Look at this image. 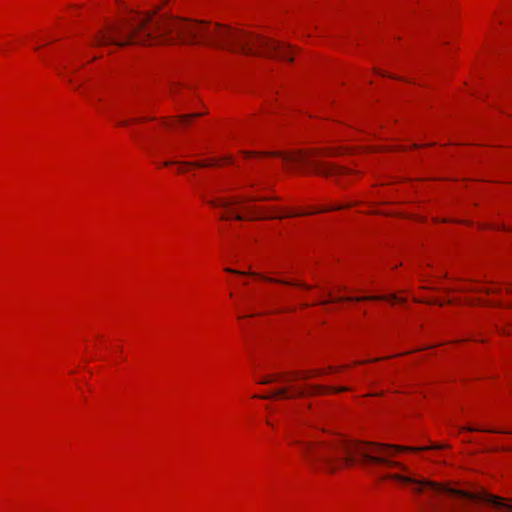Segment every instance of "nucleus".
<instances>
[{
  "mask_svg": "<svg viewBox=\"0 0 512 512\" xmlns=\"http://www.w3.org/2000/svg\"><path fill=\"white\" fill-rule=\"evenodd\" d=\"M306 460L315 469L334 473L342 466L359 464L374 472L380 480L392 479L411 485L416 493L427 492L431 497L447 495L453 499L451 512H482L477 504L484 502L507 512H512V504L490 494L469 493L444 484L419 479L409 473L408 467L393 457L398 452H416L440 449L441 446H401L378 442H354L346 439L295 441Z\"/></svg>",
  "mask_w": 512,
  "mask_h": 512,
  "instance_id": "f257e3e1",
  "label": "nucleus"
},
{
  "mask_svg": "<svg viewBox=\"0 0 512 512\" xmlns=\"http://www.w3.org/2000/svg\"><path fill=\"white\" fill-rule=\"evenodd\" d=\"M177 39L183 43H205L245 55L293 60L290 46L270 38L209 22L156 17L153 14H136L126 22L111 25L94 39L93 45H158L174 43Z\"/></svg>",
  "mask_w": 512,
  "mask_h": 512,
  "instance_id": "f03ea898",
  "label": "nucleus"
},
{
  "mask_svg": "<svg viewBox=\"0 0 512 512\" xmlns=\"http://www.w3.org/2000/svg\"><path fill=\"white\" fill-rule=\"evenodd\" d=\"M322 374L320 370H313L307 372H286V373H276L269 376L264 377L260 380L261 384H269L273 382H283L286 383L287 386L280 387L275 389L271 394L257 396L261 399H274V398H283V399H292L297 397H303L310 394H318L322 393L325 389L322 386L318 385H307L305 387L291 385V382L296 379H308L311 376Z\"/></svg>",
  "mask_w": 512,
  "mask_h": 512,
  "instance_id": "7ed1b4c3",
  "label": "nucleus"
},
{
  "mask_svg": "<svg viewBox=\"0 0 512 512\" xmlns=\"http://www.w3.org/2000/svg\"><path fill=\"white\" fill-rule=\"evenodd\" d=\"M267 155L280 156L286 162L307 164L312 167V170L315 174L325 177L341 176L350 172V170L344 166L330 164L317 158L318 156L336 155V152L332 149H326L322 152L311 151L310 153H306L299 151L292 154H283L277 152L268 153Z\"/></svg>",
  "mask_w": 512,
  "mask_h": 512,
  "instance_id": "20e7f679",
  "label": "nucleus"
},
{
  "mask_svg": "<svg viewBox=\"0 0 512 512\" xmlns=\"http://www.w3.org/2000/svg\"><path fill=\"white\" fill-rule=\"evenodd\" d=\"M244 200L239 198H231V199H225V198H219L215 200H211L209 203L213 207H219L224 208L226 210L225 214L221 215V219H236V220H244L246 219L242 214L236 212V210L233 208L234 205L242 203Z\"/></svg>",
  "mask_w": 512,
  "mask_h": 512,
  "instance_id": "39448f33",
  "label": "nucleus"
},
{
  "mask_svg": "<svg viewBox=\"0 0 512 512\" xmlns=\"http://www.w3.org/2000/svg\"><path fill=\"white\" fill-rule=\"evenodd\" d=\"M225 271L229 272V273H233V274H238V275H246L247 274V272L234 270L231 268H226ZM248 275L260 277L263 280L273 282V283H281V284H285V285H295V286H299V287H302L305 289H310V286H308L304 283H296V282H291V281H286V280H281V279H276V278H270V277L262 276L258 273H254V272H248Z\"/></svg>",
  "mask_w": 512,
  "mask_h": 512,
  "instance_id": "423d86ee",
  "label": "nucleus"
},
{
  "mask_svg": "<svg viewBox=\"0 0 512 512\" xmlns=\"http://www.w3.org/2000/svg\"><path fill=\"white\" fill-rule=\"evenodd\" d=\"M363 300H392V301H401V298H398L395 294H391L388 296H373V297H344V298H333L329 301L323 302V304L330 302H341V301H363Z\"/></svg>",
  "mask_w": 512,
  "mask_h": 512,
  "instance_id": "0eeeda50",
  "label": "nucleus"
},
{
  "mask_svg": "<svg viewBox=\"0 0 512 512\" xmlns=\"http://www.w3.org/2000/svg\"><path fill=\"white\" fill-rule=\"evenodd\" d=\"M310 212H306V213H294V212H289V213H282V214H275L273 216H271L272 218H286V217H293V216H298V215H306V214H309Z\"/></svg>",
  "mask_w": 512,
  "mask_h": 512,
  "instance_id": "6e6552de",
  "label": "nucleus"
},
{
  "mask_svg": "<svg viewBox=\"0 0 512 512\" xmlns=\"http://www.w3.org/2000/svg\"><path fill=\"white\" fill-rule=\"evenodd\" d=\"M199 116H200V114H198V113L183 115V116L180 117L178 122L180 124H182V125H186L188 123L189 119L196 118V117H199Z\"/></svg>",
  "mask_w": 512,
  "mask_h": 512,
  "instance_id": "1a4fd4ad",
  "label": "nucleus"
},
{
  "mask_svg": "<svg viewBox=\"0 0 512 512\" xmlns=\"http://www.w3.org/2000/svg\"><path fill=\"white\" fill-rule=\"evenodd\" d=\"M180 164L186 165V166H195V167H207V166L214 165V163H212V162H193V163L185 162V163H180Z\"/></svg>",
  "mask_w": 512,
  "mask_h": 512,
  "instance_id": "9d476101",
  "label": "nucleus"
},
{
  "mask_svg": "<svg viewBox=\"0 0 512 512\" xmlns=\"http://www.w3.org/2000/svg\"><path fill=\"white\" fill-rule=\"evenodd\" d=\"M464 430H467V431H484V432H491V433H502L503 431H499V430H494V429H479V428H472V427H467V428H463Z\"/></svg>",
  "mask_w": 512,
  "mask_h": 512,
  "instance_id": "9b49d317",
  "label": "nucleus"
},
{
  "mask_svg": "<svg viewBox=\"0 0 512 512\" xmlns=\"http://www.w3.org/2000/svg\"><path fill=\"white\" fill-rule=\"evenodd\" d=\"M343 207H344L343 205L332 206V207H329V208L320 209L317 212H322V211H326V210H339V209H342Z\"/></svg>",
  "mask_w": 512,
  "mask_h": 512,
  "instance_id": "f8f14e48",
  "label": "nucleus"
},
{
  "mask_svg": "<svg viewBox=\"0 0 512 512\" xmlns=\"http://www.w3.org/2000/svg\"><path fill=\"white\" fill-rule=\"evenodd\" d=\"M129 122H130V121H128V120H123V121L118 122V125H119V126H124V127H125V126H128Z\"/></svg>",
  "mask_w": 512,
  "mask_h": 512,
  "instance_id": "ddd939ff",
  "label": "nucleus"
},
{
  "mask_svg": "<svg viewBox=\"0 0 512 512\" xmlns=\"http://www.w3.org/2000/svg\"><path fill=\"white\" fill-rule=\"evenodd\" d=\"M173 124H174V122H171V121H166V122H165V125H166V126H169V127H170V126H172Z\"/></svg>",
  "mask_w": 512,
  "mask_h": 512,
  "instance_id": "4468645a",
  "label": "nucleus"
},
{
  "mask_svg": "<svg viewBox=\"0 0 512 512\" xmlns=\"http://www.w3.org/2000/svg\"><path fill=\"white\" fill-rule=\"evenodd\" d=\"M273 215H274V214H272V216H273ZM260 218H272V217H271V215H269V216H263V215H260Z\"/></svg>",
  "mask_w": 512,
  "mask_h": 512,
  "instance_id": "2eb2a0df",
  "label": "nucleus"
},
{
  "mask_svg": "<svg viewBox=\"0 0 512 512\" xmlns=\"http://www.w3.org/2000/svg\"><path fill=\"white\" fill-rule=\"evenodd\" d=\"M171 164H172V162H170V161H167V162L164 163L165 166H169Z\"/></svg>",
  "mask_w": 512,
  "mask_h": 512,
  "instance_id": "dca6fc26",
  "label": "nucleus"
},
{
  "mask_svg": "<svg viewBox=\"0 0 512 512\" xmlns=\"http://www.w3.org/2000/svg\"><path fill=\"white\" fill-rule=\"evenodd\" d=\"M380 360H381V358H375L372 361L376 362V361H380Z\"/></svg>",
  "mask_w": 512,
  "mask_h": 512,
  "instance_id": "f3484780",
  "label": "nucleus"
},
{
  "mask_svg": "<svg viewBox=\"0 0 512 512\" xmlns=\"http://www.w3.org/2000/svg\"><path fill=\"white\" fill-rule=\"evenodd\" d=\"M346 388H340L338 391H345Z\"/></svg>",
  "mask_w": 512,
  "mask_h": 512,
  "instance_id": "a211bd4d",
  "label": "nucleus"
},
{
  "mask_svg": "<svg viewBox=\"0 0 512 512\" xmlns=\"http://www.w3.org/2000/svg\"><path fill=\"white\" fill-rule=\"evenodd\" d=\"M249 200H250V201H256L257 199H256V198H255V199H254V198H251V199H249Z\"/></svg>",
  "mask_w": 512,
  "mask_h": 512,
  "instance_id": "6ab92c4d",
  "label": "nucleus"
}]
</instances>
